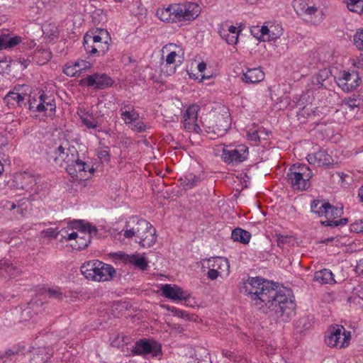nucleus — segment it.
<instances>
[{
  "instance_id": "1",
  "label": "nucleus",
  "mask_w": 363,
  "mask_h": 363,
  "mask_svg": "<svg viewBox=\"0 0 363 363\" xmlns=\"http://www.w3.org/2000/svg\"><path fill=\"white\" fill-rule=\"evenodd\" d=\"M238 289L261 312L273 313L281 321L289 322L296 313V305L291 291L277 289L267 280L259 277L242 279Z\"/></svg>"
},
{
  "instance_id": "2",
  "label": "nucleus",
  "mask_w": 363,
  "mask_h": 363,
  "mask_svg": "<svg viewBox=\"0 0 363 363\" xmlns=\"http://www.w3.org/2000/svg\"><path fill=\"white\" fill-rule=\"evenodd\" d=\"M97 228L85 220H72L67 226L57 230V228H49L41 231L45 238H57L61 235V240L69 243L72 250H84L87 247L91 239L96 236Z\"/></svg>"
},
{
  "instance_id": "3",
  "label": "nucleus",
  "mask_w": 363,
  "mask_h": 363,
  "mask_svg": "<svg viewBox=\"0 0 363 363\" xmlns=\"http://www.w3.org/2000/svg\"><path fill=\"white\" fill-rule=\"evenodd\" d=\"M156 230L147 220L138 216H130L119 231L120 238L128 242L138 243L140 247L149 248L156 241Z\"/></svg>"
},
{
  "instance_id": "4",
  "label": "nucleus",
  "mask_w": 363,
  "mask_h": 363,
  "mask_svg": "<svg viewBox=\"0 0 363 363\" xmlns=\"http://www.w3.org/2000/svg\"><path fill=\"white\" fill-rule=\"evenodd\" d=\"M200 13L201 7L199 4L194 2H184L182 4H171L167 6L159 7L155 15L163 22L177 23L193 21Z\"/></svg>"
},
{
  "instance_id": "5",
  "label": "nucleus",
  "mask_w": 363,
  "mask_h": 363,
  "mask_svg": "<svg viewBox=\"0 0 363 363\" xmlns=\"http://www.w3.org/2000/svg\"><path fill=\"white\" fill-rule=\"evenodd\" d=\"M311 211L325 220L321 223L326 226L336 227L345 225L348 219L340 218L343 213V208L331 206L325 200H314L311 205Z\"/></svg>"
},
{
  "instance_id": "6",
  "label": "nucleus",
  "mask_w": 363,
  "mask_h": 363,
  "mask_svg": "<svg viewBox=\"0 0 363 363\" xmlns=\"http://www.w3.org/2000/svg\"><path fill=\"white\" fill-rule=\"evenodd\" d=\"M110 42L108 32L103 28H96L85 34L83 45L87 54L102 56L109 50Z\"/></svg>"
},
{
  "instance_id": "7",
  "label": "nucleus",
  "mask_w": 363,
  "mask_h": 363,
  "mask_svg": "<svg viewBox=\"0 0 363 363\" xmlns=\"http://www.w3.org/2000/svg\"><path fill=\"white\" fill-rule=\"evenodd\" d=\"M80 272L86 279L97 282L109 281L116 273L113 266L97 259L84 262Z\"/></svg>"
},
{
  "instance_id": "8",
  "label": "nucleus",
  "mask_w": 363,
  "mask_h": 363,
  "mask_svg": "<svg viewBox=\"0 0 363 363\" xmlns=\"http://www.w3.org/2000/svg\"><path fill=\"white\" fill-rule=\"evenodd\" d=\"M313 175V172L308 165L296 163L289 168L286 179L294 190L302 191L311 187Z\"/></svg>"
},
{
  "instance_id": "9",
  "label": "nucleus",
  "mask_w": 363,
  "mask_h": 363,
  "mask_svg": "<svg viewBox=\"0 0 363 363\" xmlns=\"http://www.w3.org/2000/svg\"><path fill=\"white\" fill-rule=\"evenodd\" d=\"M49 153L55 162L61 166L63 163L67 166L78 156L77 148L67 139L55 141L54 145L50 147Z\"/></svg>"
},
{
  "instance_id": "10",
  "label": "nucleus",
  "mask_w": 363,
  "mask_h": 363,
  "mask_svg": "<svg viewBox=\"0 0 363 363\" xmlns=\"http://www.w3.org/2000/svg\"><path fill=\"white\" fill-rule=\"evenodd\" d=\"M120 106L121 118L131 130L140 133L149 128V125L140 117L139 113L130 101H124Z\"/></svg>"
},
{
  "instance_id": "11",
  "label": "nucleus",
  "mask_w": 363,
  "mask_h": 363,
  "mask_svg": "<svg viewBox=\"0 0 363 363\" xmlns=\"http://www.w3.org/2000/svg\"><path fill=\"white\" fill-rule=\"evenodd\" d=\"M295 11L301 18L311 25H318L323 20L322 10L311 0H294Z\"/></svg>"
},
{
  "instance_id": "12",
  "label": "nucleus",
  "mask_w": 363,
  "mask_h": 363,
  "mask_svg": "<svg viewBox=\"0 0 363 363\" xmlns=\"http://www.w3.org/2000/svg\"><path fill=\"white\" fill-rule=\"evenodd\" d=\"M28 108L30 111L44 113L45 115L52 116L55 114L56 103L52 95L44 91L28 96Z\"/></svg>"
},
{
  "instance_id": "13",
  "label": "nucleus",
  "mask_w": 363,
  "mask_h": 363,
  "mask_svg": "<svg viewBox=\"0 0 363 363\" xmlns=\"http://www.w3.org/2000/svg\"><path fill=\"white\" fill-rule=\"evenodd\" d=\"M248 155L249 148L245 145H224L220 157L225 164L236 166L246 161Z\"/></svg>"
},
{
  "instance_id": "14",
  "label": "nucleus",
  "mask_w": 363,
  "mask_h": 363,
  "mask_svg": "<svg viewBox=\"0 0 363 363\" xmlns=\"http://www.w3.org/2000/svg\"><path fill=\"white\" fill-rule=\"evenodd\" d=\"M351 337L350 331L347 330L341 325H335L328 329L325 342L330 347L341 349L347 347L350 345Z\"/></svg>"
},
{
  "instance_id": "15",
  "label": "nucleus",
  "mask_w": 363,
  "mask_h": 363,
  "mask_svg": "<svg viewBox=\"0 0 363 363\" xmlns=\"http://www.w3.org/2000/svg\"><path fill=\"white\" fill-rule=\"evenodd\" d=\"M162 52L163 54H167L165 62L163 64V69L169 67V70L167 69L166 72L169 75H171L176 71V62H177L179 64L182 62L184 57V50L179 45L169 43L162 48Z\"/></svg>"
},
{
  "instance_id": "16",
  "label": "nucleus",
  "mask_w": 363,
  "mask_h": 363,
  "mask_svg": "<svg viewBox=\"0 0 363 363\" xmlns=\"http://www.w3.org/2000/svg\"><path fill=\"white\" fill-rule=\"evenodd\" d=\"M65 169L67 172L77 180H86L94 172V167L79 159L78 156L72 162H69Z\"/></svg>"
},
{
  "instance_id": "17",
  "label": "nucleus",
  "mask_w": 363,
  "mask_h": 363,
  "mask_svg": "<svg viewBox=\"0 0 363 363\" xmlns=\"http://www.w3.org/2000/svg\"><path fill=\"white\" fill-rule=\"evenodd\" d=\"M161 351V347L155 341L150 339H140L137 340L130 349V355H146L151 354L155 357Z\"/></svg>"
},
{
  "instance_id": "18",
  "label": "nucleus",
  "mask_w": 363,
  "mask_h": 363,
  "mask_svg": "<svg viewBox=\"0 0 363 363\" xmlns=\"http://www.w3.org/2000/svg\"><path fill=\"white\" fill-rule=\"evenodd\" d=\"M200 106L197 104L190 105L182 114V124L188 132L199 133L201 128L198 125V113Z\"/></svg>"
},
{
  "instance_id": "19",
  "label": "nucleus",
  "mask_w": 363,
  "mask_h": 363,
  "mask_svg": "<svg viewBox=\"0 0 363 363\" xmlns=\"http://www.w3.org/2000/svg\"><path fill=\"white\" fill-rule=\"evenodd\" d=\"M337 84L342 91L350 92L355 89L359 84L360 78L357 72H340L335 77Z\"/></svg>"
},
{
  "instance_id": "20",
  "label": "nucleus",
  "mask_w": 363,
  "mask_h": 363,
  "mask_svg": "<svg viewBox=\"0 0 363 363\" xmlns=\"http://www.w3.org/2000/svg\"><path fill=\"white\" fill-rule=\"evenodd\" d=\"M161 295L168 299L174 301H187L190 298V294L188 291H184L181 287L177 285H172L165 284L160 287Z\"/></svg>"
},
{
  "instance_id": "21",
  "label": "nucleus",
  "mask_w": 363,
  "mask_h": 363,
  "mask_svg": "<svg viewBox=\"0 0 363 363\" xmlns=\"http://www.w3.org/2000/svg\"><path fill=\"white\" fill-rule=\"evenodd\" d=\"M1 205L5 210L17 209V213L22 217L26 216L29 213L30 203L26 199L15 201L4 199L1 201Z\"/></svg>"
},
{
  "instance_id": "22",
  "label": "nucleus",
  "mask_w": 363,
  "mask_h": 363,
  "mask_svg": "<svg viewBox=\"0 0 363 363\" xmlns=\"http://www.w3.org/2000/svg\"><path fill=\"white\" fill-rule=\"evenodd\" d=\"M88 86H94L99 89H104L111 86L113 82L112 79L105 74H94L84 79Z\"/></svg>"
},
{
  "instance_id": "23",
  "label": "nucleus",
  "mask_w": 363,
  "mask_h": 363,
  "mask_svg": "<svg viewBox=\"0 0 363 363\" xmlns=\"http://www.w3.org/2000/svg\"><path fill=\"white\" fill-rule=\"evenodd\" d=\"M306 159L311 164L318 167L329 165L333 162L331 156L324 150L308 154Z\"/></svg>"
},
{
  "instance_id": "24",
  "label": "nucleus",
  "mask_w": 363,
  "mask_h": 363,
  "mask_svg": "<svg viewBox=\"0 0 363 363\" xmlns=\"http://www.w3.org/2000/svg\"><path fill=\"white\" fill-rule=\"evenodd\" d=\"M218 33L229 45H235L238 42L239 31L234 26H222L218 28Z\"/></svg>"
},
{
  "instance_id": "25",
  "label": "nucleus",
  "mask_w": 363,
  "mask_h": 363,
  "mask_svg": "<svg viewBox=\"0 0 363 363\" xmlns=\"http://www.w3.org/2000/svg\"><path fill=\"white\" fill-rule=\"evenodd\" d=\"M82 123L89 129H96L99 127V123L93 113L84 108H79L77 111Z\"/></svg>"
},
{
  "instance_id": "26",
  "label": "nucleus",
  "mask_w": 363,
  "mask_h": 363,
  "mask_svg": "<svg viewBox=\"0 0 363 363\" xmlns=\"http://www.w3.org/2000/svg\"><path fill=\"white\" fill-rule=\"evenodd\" d=\"M21 273V270L7 259L0 260V277L16 278Z\"/></svg>"
},
{
  "instance_id": "27",
  "label": "nucleus",
  "mask_w": 363,
  "mask_h": 363,
  "mask_svg": "<svg viewBox=\"0 0 363 363\" xmlns=\"http://www.w3.org/2000/svg\"><path fill=\"white\" fill-rule=\"evenodd\" d=\"M264 79V73L260 68H252L247 69V71L243 73L242 81L245 83H258L262 82Z\"/></svg>"
},
{
  "instance_id": "28",
  "label": "nucleus",
  "mask_w": 363,
  "mask_h": 363,
  "mask_svg": "<svg viewBox=\"0 0 363 363\" xmlns=\"http://www.w3.org/2000/svg\"><path fill=\"white\" fill-rule=\"evenodd\" d=\"M331 72L328 68L320 69L311 77L312 87L310 89H318L323 86V82L330 77Z\"/></svg>"
},
{
  "instance_id": "29",
  "label": "nucleus",
  "mask_w": 363,
  "mask_h": 363,
  "mask_svg": "<svg viewBox=\"0 0 363 363\" xmlns=\"http://www.w3.org/2000/svg\"><path fill=\"white\" fill-rule=\"evenodd\" d=\"M26 94H19L16 91H10L4 97V101L9 106H18L21 107L26 104Z\"/></svg>"
},
{
  "instance_id": "30",
  "label": "nucleus",
  "mask_w": 363,
  "mask_h": 363,
  "mask_svg": "<svg viewBox=\"0 0 363 363\" xmlns=\"http://www.w3.org/2000/svg\"><path fill=\"white\" fill-rule=\"evenodd\" d=\"M17 180H20L21 183V188L30 191L33 187L36 184V179L30 172H24L16 177Z\"/></svg>"
},
{
  "instance_id": "31",
  "label": "nucleus",
  "mask_w": 363,
  "mask_h": 363,
  "mask_svg": "<svg viewBox=\"0 0 363 363\" xmlns=\"http://www.w3.org/2000/svg\"><path fill=\"white\" fill-rule=\"evenodd\" d=\"M314 280L320 284H334L335 281L333 277V274L330 269H323L318 271L314 274Z\"/></svg>"
},
{
  "instance_id": "32",
  "label": "nucleus",
  "mask_w": 363,
  "mask_h": 363,
  "mask_svg": "<svg viewBox=\"0 0 363 363\" xmlns=\"http://www.w3.org/2000/svg\"><path fill=\"white\" fill-rule=\"evenodd\" d=\"M231 238L235 242L247 244L250 242L251 234L247 230L237 228L232 231Z\"/></svg>"
},
{
  "instance_id": "33",
  "label": "nucleus",
  "mask_w": 363,
  "mask_h": 363,
  "mask_svg": "<svg viewBox=\"0 0 363 363\" xmlns=\"http://www.w3.org/2000/svg\"><path fill=\"white\" fill-rule=\"evenodd\" d=\"M127 262L143 271L146 270L148 267V262L146 259L138 255H127Z\"/></svg>"
},
{
  "instance_id": "34",
  "label": "nucleus",
  "mask_w": 363,
  "mask_h": 363,
  "mask_svg": "<svg viewBox=\"0 0 363 363\" xmlns=\"http://www.w3.org/2000/svg\"><path fill=\"white\" fill-rule=\"evenodd\" d=\"M263 133H264L265 136L269 135V132L264 128H259L258 129L250 128L247 133V139L257 145L260 142L262 134Z\"/></svg>"
},
{
  "instance_id": "35",
  "label": "nucleus",
  "mask_w": 363,
  "mask_h": 363,
  "mask_svg": "<svg viewBox=\"0 0 363 363\" xmlns=\"http://www.w3.org/2000/svg\"><path fill=\"white\" fill-rule=\"evenodd\" d=\"M213 262L211 265H208V267L212 266L213 267H216V269L223 273V272H228L229 270V263L227 259L217 257H213L212 259H208V263Z\"/></svg>"
},
{
  "instance_id": "36",
  "label": "nucleus",
  "mask_w": 363,
  "mask_h": 363,
  "mask_svg": "<svg viewBox=\"0 0 363 363\" xmlns=\"http://www.w3.org/2000/svg\"><path fill=\"white\" fill-rule=\"evenodd\" d=\"M181 182L186 189H191L198 185L200 178L192 173H187L181 177Z\"/></svg>"
},
{
  "instance_id": "37",
  "label": "nucleus",
  "mask_w": 363,
  "mask_h": 363,
  "mask_svg": "<svg viewBox=\"0 0 363 363\" xmlns=\"http://www.w3.org/2000/svg\"><path fill=\"white\" fill-rule=\"evenodd\" d=\"M311 326L310 319L307 316H303L298 318L294 323V328L298 333H301L308 330Z\"/></svg>"
},
{
  "instance_id": "38",
  "label": "nucleus",
  "mask_w": 363,
  "mask_h": 363,
  "mask_svg": "<svg viewBox=\"0 0 363 363\" xmlns=\"http://www.w3.org/2000/svg\"><path fill=\"white\" fill-rule=\"evenodd\" d=\"M52 354V348L49 347H38L36 350V355L38 358H40L41 361L44 363L47 362V361L51 358Z\"/></svg>"
},
{
  "instance_id": "39",
  "label": "nucleus",
  "mask_w": 363,
  "mask_h": 363,
  "mask_svg": "<svg viewBox=\"0 0 363 363\" xmlns=\"http://www.w3.org/2000/svg\"><path fill=\"white\" fill-rule=\"evenodd\" d=\"M269 32L267 37L264 38V41H272L279 38L282 35V28L279 25L271 24L269 26Z\"/></svg>"
},
{
  "instance_id": "40",
  "label": "nucleus",
  "mask_w": 363,
  "mask_h": 363,
  "mask_svg": "<svg viewBox=\"0 0 363 363\" xmlns=\"http://www.w3.org/2000/svg\"><path fill=\"white\" fill-rule=\"evenodd\" d=\"M252 33L259 40L264 41V38L267 37L269 32V26L263 25L253 28L251 30Z\"/></svg>"
},
{
  "instance_id": "41",
  "label": "nucleus",
  "mask_w": 363,
  "mask_h": 363,
  "mask_svg": "<svg viewBox=\"0 0 363 363\" xmlns=\"http://www.w3.org/2000/svg\"><path fill=\"white\" fill-rule=\"evenodd\" d=\"M42 304V302L38 303V301H32L28 303V306L26 308L23 309L22 312V315L31 318V312L34 311L35 313H38L39 311H40V310L38 309V308L40 307Z\"/></svg>"
},
{
  "instance_id": "42",
  "label": "nucleus",
  "mask_w": 363,
  "mask_h": 363,
  "mask_svg": "<svg viewBox=\"0 0 363 363\" xmlns=\"http://www.w3.org/2000/svg\"><path fill=\"white\" fill-rule=\"evenodd\" d=\"M347 6L350 11L360 13L363 11V0H349Z\"/></svg>"
},
{
  "instance_id": "43",
  "label": "nucleus",
  "mask_w": 363,
  "mask_h": 363,
  "mask_svg": "<svg viewBox=\"0 0 363 363\" xmlns=\"http://www.w3.org/2000/svg\"><path fill=\"white\" fill-rule=\"evenodd\" d=\"M130 338L128 336H125L124 335H118L114 340L111 341V345L113 347H116L118 348H121L122 351L124 352L123 346L128 345L129 343V340Z\"/></svg>"
},
{
  "instance_id": "44",
  "label": "nucleus",
  "mask_w": 363,
  "mask_h": 363,
  "mask_svg": "<svg viewBox=\"0 0 363 363\" xmlns=\"http://www.w3.org/2000/svg\"><path fill=\"white\" fill-rule=\"evenodd\" d=\"M362 103V99L356 96L346 98L343 100V104L347 105L350 110H353L354 108L359 107Z\"/></svg>"
},
{
  "instance_id": "45",
  "label": "nucleus",
  "mask_w": 363,
  "mask_h": 363,
  "mask_svg": "<svg viewBox=\"0 0 363 363\" xmlns=\"http://www.w3.org/2000/svg\"><path fill=\"white\" fill-rule=\"evenodd\" d=\"M49 298L61 300L63 298V293L59 287L48 288L46 290Z\"/></svg>"
},
{
  "instance_id": "46",
  "label": "nucleus",
  "mask_w": 363,
  "mask_h": 363,
  "mask_svg": "<svg viewBox=\"0 0 363 363\" xmlns=\"http://www.w3.org/2000/svg\"><path fill=\"white\" fill-rule=\"evenodd\" d=\"M354 43L359 50H363V28L357 30L354 35Z\"/></svg>"
},
{
  "instance_id": "47",
  "label": "nucleus",
  "mask_w": 363,
  "mask_h": 363,
  "mask_svg": "<svg viewBox=\"0 0 363 363\" xmlns=\"http://www.w3.org/2000/svg\"><path fill=\"white\" fill-rule=\"evenodd\" d=\"M13 240V238H11L10 235L7 232H0V248L6 247L7 244L11 243Z\"/></svg>"
},
{
  "instance_id": "48",
  "label": "nucleus",
  "mask_w": 363,
  "mask_h": 363,
  "mask_svg": "<svg viewBox=\"0 0 363 363\" xmlns=\"http://www.w3.org/2000/svg\"><path fill=\"white\" fill-rule=\"evenodd\" d=\"M23 348V347H21L19 345H14L12 347L8 349L6 351H5L4 355H0V358L2 359L4 357H10L14 354L19 353Z\"/></svg>"
},
{
  "instance_id": "49",
  "label": "nucleus",
  "mask_w": 363,
  "mask_h": 363,
  "mask_svg": "<svg viewBox=\"0 0 363 363\" xmlns=\"http://www.w3.org/2000/svg\"><path fill=\"white\" fill-rule=\"evenodd\" d=\"M21 42V38L19 36L10 37L6 35V48H13Z\"/></svg>"
},
{
  "instance_id": "50",
  "label": "nucleus",
  "mask_w": 363,
  "mask_h": 363,
  "mask_svg": "<svg viewBox=\"0 0 363 363\" xmlns=\"http://www.w3.org/2000/svg\"><path fill=\"white\" fill-rule=\"evenodd\" d=\"M63 72L69 77L75 76L79 72L77 71L75 64L67 65L63 69Z\"/></svg>"
},
{
  "instance_id": "51",
  "label": "nucleus",
  "mask_w": 363,
  "mask_h": 363,
  "mask_svg": "<svg viewBox=\"0 0 363 363\" xmlns=\"http://www.w3.org/2000/svg\"><path fill=\"white\" fill-rule=\"evenodd\" d=\"M77 71L80 73L83 70L88 69L91 67V64L85 60H78L74 62Z\"/></svg>"
},
{
  "instance_id": "52",
  "label": "nucleus",
  "mask_w": 363,
  "mask_h": 363,
  "mask_svg": "<svg viewBox=\"0 0 363 363\" xmlns=\"http://www.w3.org/2000/svg\"><path fill=\"white\" fill-rule=\"evenodd\" d=\"M350 230L355 233H363V220H359L354 222L350 225Z\"/></svg>"
},
{
  "instance_id": "53",
  "label": "nucleus",
  "mask_w": 363,
  "mask_h": 363,
  "mask_svg": "<svg viewBox=\"0 0 363 363\" xmlns=\"http://www.w3.org/2000/svg\"><path fill=\"white\" fill-rule=\"evenodd\" d=\"M59 2V0H38L37 4H41L43 7H52ZM39 7L40 6L38 5Z\"/></svg>"
},
{
  "instance_id": "54",
  "label": "nucleus",
  "mask_w": 363,
  "mask_h": 363,
  "mask_svg": "<svg viewBox=\"0 0 363 363\" xmlns=\"http://www.w3.org/2000/svg\"><path fill=\"white\" fill-rule=\"evenodd\" d=\"M221 274V272H219L217 269L213 267V269H210L207 272V277L211 280L216 279L218 276Z\"/></svg>"
},
{
  "instance_id": "55",
  "label": "nucleus",
  "mask_w": 363,
  "mask_h": 363,
  "mask_svg": "<svg viewBox=\"0 0 363 363\" xmlns=\"http://www.w3.org/2000/svg\"><path fill=\"white\" fill-rule=\"evenodd\" d=\"M169 310H170L172 313H174L175 315L179 318H188L189 316V314L186 311L180 310L175 307H172V309L169 308Z\"/></svg>"
},
{
  "instance_id": "56",
  "label": "nucleus",
  "mask_w": 363,
  "mask_h": 363,
  "mask_svg": "<svg viewBox=\"0 0 363 363\" xmlns=\"http://www.w3.org/2000/svg\"><path fill=\"white\" fill-rule=\"evenodd\" d=\"M221 119L223 121V124H220V126L222 127L223 130L225 131L230 126V116L228 115L226 117H222Z\"/></svg>"
},
{
  "instance_id": "57",
  "label": "nucleus",
  "mask_w": 363,
  "mask_h": 363,
  "mask_svg": "<svg viewBox=\"0 0 363 363\" xmlns=\"http://www.w3.org/2000/svg\"><path fill=\"white\" fill-rule=\"evenodd\" d=\"M353 65L359 69H363V57H359L353 60Z\"/></svg>"
},
{
  "instance_id": "58",
  "label": "nucleus",
  "mask_w": 363,
  "mask_h": 363,
  "mask_svg": "<svg viewBox=\"0 0 363 363\" xmlns=\"http://www.w3.org/2000/svg\"><path fill=\"white\" fill-rule=\"evenodd\" d=\"M6 48V35H0V50Z\"/></svg>"
},
{
  "instance_id": "59",
  "label": "nucleus",
  "mask_w": 363,
  "mask_h": 363,
  "mask_svg": "<svg viewBox=\"0 0 363 363\" xmlns=\"http://www.w3.org/2000/svg\"><path fill=\"white\" fill-rule=\"evenodd\" d=\"M357 272L363 277V260H360L357 264Z\"/></svg>"
},
{
  "instance_id": "60",
  "label": "nucleus",
  "mask_w": 363,
  "mask_h": 363,
  "mask_svg": "<svg viewBox=\"0 0 363 363\" xmlns=\"http://www.w3.org/2000/svg\"><path fill=\"white\" fill-rule=\"evenodd\" d=\"M99 157L101 160H105L107 161L109 160V155L107 151H101L99 153Z\"/></svg>"
},
{
  "instance_id": "61",
  "label": "nucleus",
  "mask_w": 363,
  "mask_h": 363,
  "mask_svg": "<svg viewBox=\"0 0 363 363\" xmlns=\"http://www.w3.org/2000/svg\"><path fill=\"white\" fill-rule=\"evenodd\" d=\"M49 27H50V30L52 31V33L49 35V37H57L58 35L57 29L55 26L49 25Z\"/></svg>"
},
{
  "instance_id": "62",
  "label": "nucleus",
  "mask_w": 363,
  "mask_h": 363,
  "mask_svg": "<svg viewBox=\"0 0 363 363\" xmlns=\"http://www.w3.org/2000/svg\"><path fill=\"white\" fill-rule=\"evenodd\" d=\"M223 355L225 356V357L231 359L233 357V353L228 350H223Z\"/></svg>"
},
{
  "instance_id": "63",
  "label": "nucleus",
  "mask_w": 363,
  "mask_h": 363,
  "mask_svg": "<svg viewBox=\"0 0 363 363\" xmlns=\"http://www.w3.org/2000/svg\"><path fill=\"white\" fill-rule=\"evenodd\" d=\"M206 69V65L204 62H201L198 65V69L200 72H203Z\"/></svg>"
},
{
  "instance_id": "64",
  "label": "nucleus",
  "mask_w": 363,
  "mask_h": 363,
  "mask_svg": "<svg viewBox=\"0 0 363 363\" xmlns=\"http://www.w3.org/2000/svg\"><path fill=\"white\" fill-rule=\"evenodd\" d=\"M358 196L359 198V201L363 203V186H361L359 189V191H358Z\"/></svg>"
}]
</instances>
